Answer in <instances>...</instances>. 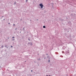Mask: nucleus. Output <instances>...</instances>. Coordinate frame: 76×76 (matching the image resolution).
Wrapping results in <instances>:
<instances>
[{"instance_id":"2","label":"nucleus","mask_w":76,"mask_h":76,"mask_svg":"<svg viewBox=\"0 0 76 76\" xmlns=\"http://www.w3.org/2000/svg\"><path fill=\"white\" fill-rule=\"evenodd\" d=\"M43 28H45V26H43Z\"/></svg>"},{"instance_id":"6","label":"nucleus","mask_w":76,"mask_h":76,"mask_svg":"<svg viewBox=\"0 0 76 76\" xmlns=\"http://www.w3.org/2000/svg\"><path fill=\"white\" fill-rule=\"evenodd\" d=\"M25 29V28H23V29Z\"/></svg>"},{"instance_id":"4","label":"nucleus","mask_w":76,"mask_h":76,"mask_svg":"<svg viewBox=\"0 0 76 76\" xmlns=\"http://www.w3.org/2000/svg\"><path fill=\"white\" fill-rule=\"evenodd\" d=\"M15 38L14 37H12V38Z\"/></svg>"},{"instance_id":"8","label":"nucleus","mask_w":76,"mask_h":76,"mask_svg":"<svg viewBox=\"0 0 76 76\" xmlns=\"http://www.w3.org/2000/svg\"><path fill=\"white\" fill-rule=\"evenodd\" d=\"M11 47H13L12 46H11Z\"/></svg>"},{"instance_id":"3","label":"nucleus","mask_w":76,"mask_h":76,"mask_svg":"<svg viewBox=\"0 0 76 76\" xmlns=\"http://www.w3.org/2000/svg\"><path fill=\"white\" fill-rule=\"evenodd\" d=\"M48 61H49V62H50V60H49Z\"/></svg>"},{"instance_id":"10","label":"nucleus","mask_w":76,"mask_h":76,"mask_svg":"<svg viewBox=\"0 0 76 76\" xmlns=\"http://www.w3.org/2000/svg\"><path fill=\"white\" fill-rule=\"evenodd\" d=\"M8 24H10V23H8Z\"/></svg>"},{"instance_id":"12","label":"nucleus","mask_w":76,"mask_h":76,"mask_svg":"<svg viewBox=\"0 0 76 76\" xmlns=\"http://www.w3.org/2000/svg\"><path fill=\"white\" fill-rule=\"evenodd\" d=\"M48 76V75H47V76Z\"/></svg>"},{"instance_id":"1","label":"nucleus","mask_w":76,"mask_h":76,"mask_svg":"<svg viewBox=\"0 0 76 76\" xmlns=\"http://www.w3.org/2000/svg\"><path fill=\"white\" fill-rule=\"evenodd\" d=\"M39 6L41 7V8L42 9L43 8V5L42 4H40Z\"/></svg>"},{"instance_id":"11","label":"nucleus","mask_w":76,"mask_h":76,"mask_svg":"<svg viewBox=\"0 0 76 76\" xmlns=\"http://www.w3.org/2000/svg\"><path fill=\"white\" fill-rule=\"evenodd\" d=\"M15 29H16V28H15Z\"/></svg>"},{"instance_id":"7","label":"nucleus","mask_w":76,"mask_h":76,"mask_svg":"<svg viewBox=\"0 0 76 76\" xmlns=\"http://www.w3.org/2000/svg\"><path fill=\"white\" fill-rule=\"evenodd\" d=\"M13 25L15 26V24H14Z\"/></svg>"},{"instance_id":"5","label":"nucleus","mask_w":76,"mask_h":76,"mask_svg":"<svg viewBox=\"0 0 76 76\" xmlns=\"http://www.w3.org/2000/svg\"><path fill=\"white\" fill-rule=\"evenodd\" d=\"M26 1H28V0H26Z\"/></svg>"},{"instance_id":"9","label":"nucleus","mask_w":76,"mask_h":76,"mask_svg":"<svg viewBox=\"0 0 76 76\" xmlns=\"http://www.w3.org/2000/svg\"><path fill=\"white\" fill-rule=\"evenodd\" d=\"M31 72H32V70H31Z\"/></svg>"},{"instance_id":"13","label":"nucleus","mask_w":76,"mask_h":76,"mask_svg":"<svg viewBox=\"0 0 76 76\" xmlns=\"http://www.w3.org/2000/svg\"><path fill=\"white\" fill-rule=\"evenodd\" d=\"M49 76H51L50 75Z\"/></svg>"}]
</instances>
